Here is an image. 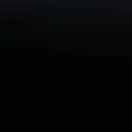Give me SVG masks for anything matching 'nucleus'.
<instances>
[{
    "label": "nucleus",
    "instance_id": "nucleus-1",
    "mask_svg": "<svg viewBox=\"0 0 132 132\" xmlns=\"http://www.w3.org/2000/svg\"><path fill=\"white\" fill-rule=\"evenodd\" d=\"M44 91L43 90L42 88H41L40 87H39V88L38 89V92L40 93H41L43 92Z\"/></svg>",
    "mask_w": 132,
    "mask_h": 132
},
{
    "label": "nucleus",
    "instance_id": "nucleus-2",
    "mask_svg": "<svg viewBox=\"0 0 132 132\" xmlns=\"http://www.w3.org/2000/svg\"><path fill=\"white\" fill-rule=\"evenodd\" d=\"M26 88H25L24 89H23V93H24L26 92Z\"/></svg>",
    "mask_w": 132,
    "mask_h": 132
}]
</instances>
